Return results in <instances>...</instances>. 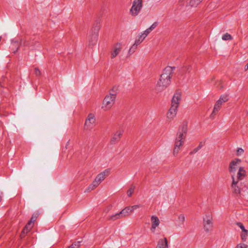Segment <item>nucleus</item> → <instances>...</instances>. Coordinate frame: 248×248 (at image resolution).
<instances>
[{
	"label": "nucleus",
	"instance_id": "nucleus-25",
	"mask_svg": "<svg viewBox=\"0 0 248 248\" xmlns=\"http://www.w3.org/2000/svg\"><path fill=\"white\" fill-rule=\"evenodd\" d=\"M149 33H150L146 30L144 31L140 32L138 35V37H140L142 41H143Z\"/></svg>",
	"mask_w": 248,
	"mask_h": 248
},
{
	"label": "nucleus",
	"instance_id": "nucleus-15",
	"mask_svg": "<svg viewBox=\"0 0 248 248\" xmlns=\"http://www.w3.org/2000/svg\"><path fill=\"white\" fill-rule=\"evenodd\" d=\"M156 248H168V242L167 238L160 239L157 242Z\"/></svg>",
	"mask_w": 248,
	"mask_h": 248
},
{
	"label": "nucleus",
	"instance_id": "nucleus-31",
	"mask_svg": "<svg viewBox=\"0 0 248 248\" xmlns=\"http://www.w3.org/2000/svg\"><path fill=\"white\" fill-rule=\"evenodd\" d=\"M143 41L140 37L137 36L136 39L134 44L133 45L134 46L137 48V46L140 45Z\"/></svg>",
	"mask_w": 248,
	"mask_h": 248
},
{
	"label": "nucleus",
	"instance_id": "nucleus-13",
	"mask_svg": "<svg viewBox=\"0 0 248 248\" xmlns=\"http://www.w3.org/2000/svg\"><path fill=\"white\" fill-rule=\"evenodd\" d=\"M177 108L171 106L167 114V117L169 120H172L175 117L177 112Z\"/></svg>",
	"mask_w": 248,
	"mask_h": 248
},
{
	"label": "nucleus",
	"instance_id": "nucleus-28",
	"mask_svg": "<svg viewBox=\"0 0 248 248\" xmlns=\"http://www.w3.org/2000/svg\"><path fill=\"white\" fill-rule=\"evenodd\" d=\"M135 188V186L131 185L130 186V187H129L128 190L127 191V195L128 197H130L132 195V194L134 191Z\"/></svg>",
	"mask_w": 248,
	"mask_h": 248
},
{
	"label": "nucleus",
	"instance_id": "nucleus-21",
	"mask_svg": "<svg viewBox=\"0 0 248 248\" xmlns=\"http://www.w3.org/2000/svg\"><path fill=\"white\" fill-rule=\"evenodd\" d=\"M99 185L94 181V180L93 182V183L90 185V186L85 190V193L89 192L90 191L93 190L96 187H97Z\"/></svg>",
	"mask_w": 248,
	"mask_h": 248
},
{
	"label": "nucleus",
	"instance_id": "nucleus-39",
	"mask_svg": "<svg viewBox=\"0 0 248 248\" xmlns=\"http://www.w3.org/2000/svg\"><path fill=\"white\" fill-rule=\"evenodd\" d=\"M236 224L241 229L242 232L246 230L242 223L240 222H237Z\"/></svg>",
	"mask_w": 248,
	"mask_h": 248
},
{
	"label": "nucleus",
	"instance_id": "nucleus-7",
	"mask_svg": "<svg viewBox=\"0 0 248 248\" xmlns=\"http://www.w3.org/2000/svg\"><path fill=\"white\" fill-rule=\"evenodd\" d=\"M241 160L239 159L236 158L232 161L229 164V171L231 173L234 175L237 170V166L241 163Z\"/></svg>",
	"mask_w": 248,
	"mask_h": 248
},
{
	"label": "nucleus",
	"instance_id": "nucleus-47",
	"mask_svg": "<svg viewBox=\"0 0 248 248\" xmlns=\"http://www.w3.org/2000/svg\"><path fill=\"white\" fill-rule=\"evenodd\" d=\"M244 69L245 71L248 69V63L245 65Z\"/></svg>",
	"mask_w": 248,
	"mask_h": 248
},
{
	"label": "nucleus",
	"instance_id": "nucleus-35",
	"mask_svg": "<svg viewBox=\"0 0 248 248\" xmlns=\"http://www.w3.org/2000/svg\"><path fill=\"white\" fill-rule=\"evenodd\" d=\"M235 248H248V245L244 243H239L237 245Z\"/></svg>",
	"mask_w": 248,
	"mask_h": 248
},
{
	"label": "nucleus",
	"instance_id": "nucleus-9",
	"mask_svg": "<svg viewBox=\"0 0 248 248\" xmlns=\"http://www.w3.org/2000/svg\"><path fill=\"white\" fill-rule=\"evenodd\" d=\"M109 173V170L108 169L105 170L104 171L100 172L97 175L94 179V181L99 185V184L105 179L106 177L108 176Z\"/></svg>",
	"mask_w": 248,
	"mask_h": 248
},
{
	"label": "nucleus",
	"instance_id": "nucleus-19",
	"mask_svg": "<svg viewBox=\"0 0 248 248\" xmlns=\"http://www.w3.org/2000/svg\"><path fill=\"white\" fill-rule=\"evenodd\" d=\"M123 218L121 212L116 213L115 214L110 215L108 217V219L110 220L115 221L117 219Z\"/></svg>",
	"mask_w": 248,
	"mask_h": 248
},
{
	"label": "nucleus",
	"instance_id": "nucleus-6",
	"mask_svg": "<svg viewBox=\"0 0 248 248\" xmlns=\"http://www.w3.org/2000/svg\"><path fill=\"white\" fill-rule=\"evenodd\" d=\"M95 122L94 115L92 113L88 115L84 124V127L86 130L91 129Z\"/></svg>",
	"mask_w": 248,
	"mask_h": 248
},
{
	"label": "nucleus",
	"instance_id": "nucleus-34",
	"mask_svg": "<svg viewBox=\"0 0 248 248\" xmlns=\"http://www.w3.org/2000/svg\"><path fill=\"white\" fill-rule=\"evenodd\" d=\"M231 177L232 180V186H237V184L239 180H238L237 181L235 180L234 174H232Z\"/></svg>",
	"mask_w": 248,
	"mask_h": 248
},
{
	"label": "nucleus",
	"instance_id": "nucleus-4",
	"mask_svg": "<svg viewBox=\"0 0 248 248\" xmlns=\"http://www.w3.org/2000/svg\"><path fill=\"white\" fill-rule=\"evenodd\" d=\"M170 78H162V76L158 81L156 86V90L158 92H161L164 90L170 84Z\"/></svg>",
	"mask_w": 248,
	"mask_h": 248
},
{
	"label": "nucleus",
	"instance_id": "nucleus-45",
	"mask_svg": "<svg viewBox=\"0 0 248 248\" xmlns=\"http://www.w3.org/2000/svg\"><path fill=\"white\" fill-rule=\"evenodd\" d=\"M200 149L198 147L195 148V149H194L193 150V151L191 152V154H195L196 153V152H197Z\"/></svg>",
	"mask_w": 248,
	"mask_h": 248
},
{
	"label": "nucleus",
	"instance_id": "nucleus-36",
	"mask_svg": "<svg viewBox=\"0 0 248 248\" xmlns=\"http://www.w3.org/2000/svg\"><path fill=\"white\" fill-rule=\"evenodd\" d=\"M130 212H131L132 213L135 210L137 209L138 208L140 207V205H135L132 206H128Z\"/></svg>",
	"mask_w": 248,
	"mask_h": 248
},
{
	"label": "nucleus",
	"instance_id": "nucleus-26",
	"mask_svg": "<svg viewBox=\"0 0 248 248\" xmlns=\"http://www.w3.org/2000/svg\"><path fill=\"white\" fill-rule=\"evenodd\" d=\"M248 231L247 230L241 232L240 236L241 238L243 241L245 242L246 241L248 236Z\"/></svg>",
	"mask_w": 248,
	"mask_h": 248
},
{
	"label": "nucleus",
	"instance_id": "nucleus-44",
	"mask_svg": "<svg viewBox=\"0 0 248 248\" xmlns=\"http://www.w3.org/2000/svg\"><path fill=\"white\" fill-rule=\"evenodd\" d=\"M157 227H156V226L151 225V227L150 228V230H151V232L153 233H154L155 232V229Z\"/></svg>",
	"mask_w": 248,
	"mask_h": 248
},
{
	"label": "nucleus",
	"instance_id": "nucleus-33",
	"mask_svg": "<svg viewBox=\"0 0 248 248\" xmlns=\"http://www.w3.org/2000/svg\"><path fill=\"white\" fill-rule=\"evenodd\" d=\"M244 150L241 148H239L236 150V155L241 156L244 154Z\"/></svg>",
	"mask_w": 248,
	"mask_h": 248
},
{
	"label": "nucleus",
	"instance_id": "nucleus-10",
	"mask_svg": "<svg viewBox=\"0 0 248 248\" xmlns=\"http://www.w3.org/2000/svg\"><path fill=\"white\" fill-rule=\"evenodd\" d=\"M181 93L178 91L176 92L172 98L171 106L178 108L179 104V101L181 100Z\"/></svg>",
	"mask_w": 248,
	"mask_h": 248
},
{
	"label": "nucleus",
	"instance_id": "nucleus-3",
	"mask_svg": "<svg viewBox=\"0 0 248 248\" xmlns=\"http://www.w3.org/2000/svg\"><path fill=\"white\" fill-rule=\"evenodd\" d=\"M142 6V0H134L130 9V14L132 16H136L140 13Z\"/></svg>",
	"mask_w": 248,
	"mask_h": 248
},
{
	"label": "nucleus",
	"instance_id": "nucleus-48",
	"mask_svg": "<svg viewBox=\"0 0 248 248\" xmlns=\"http://www.w3.org/2000/svg\"><path fill=\"white\" fill-rule=\"evenodd\" d=\"M183 1V0H179V2H181Z\"/></svg>",
	"mask_w": 248,
	"mask_h": 248
},
{
	"label": "nucleus",
	"instance_id": "nucleus-42",
	"mask_svg": "<svg viewBox=\"0 0 248 248\" xmlns=\"http://www.w3.org/2000/svg\"><path fill=\"white\" fill-rule=\"evenodd\" d=\"M179 150H180V148H179V147H174V149H173V155H177V154L179 152Z\"/></svg>",
	"mask_w": 248,
	"mask_h": 248
},
{
	"label": "nucleus",
	"instance_id": "nucleus-41",
	"mask_svg": "<svg viewBox=\"0 0 248 248\" xmlns=\"http://www.w3.org/2000/svg\"><path fill=\"white\" fill-rule=\"evenodd\" d=\"M37 217V215H33L29 222H31V223L32 224L35 221Z\"/></svg>",
	"mask_w": 248,
	"mask_h": 248
},
{
	"label": "nucleus",
	"instance_id": "nucleus-14",
	"mask_svg": "<svg viewBox=\"0 0 248 248\" xmlns=\"http://www.w3.org/2000/svg\"><path fill=\"white\" fill-rule=\"evenodd\" d=\"M175 67L167 66L166 67L163 71V73L161 75L162 76V78H169L170 79L171 75L172 73L173 70L174 69Z\"/></svg>",
	"mask_w": 248,
	"mask_h": 248
},
{
	"label": "nucleus",
	"instance_id": "nucleus-12",
	"mask_svg": "<svg viewBox=\"0 0 248 248\" xmlns=\"http://www.w3.org/2000/svg\"><path fill=\"white\" fill-rule=\"evenodd\" d=\"M123 130H119L114 133L110 140L111 144H113L119 141L123 135Z\"/></svg>",
	"mask_w": 248,
	"mask_h": 248
},
{
	"label": "nucleus",
	"instance_id": "nucleus-37",
	"mask_svg": "<svg viewBox=\"0 0 248 248\" xmlns=\"http://www.w3.org/2000/svg\"><path fill=\"white\" fill-rule=\"evenodd\" d=\"M184 143V142L182 141H181L176 140L174 147H179V148H180V147L183 145Z\"/></svg>",
	"mask_w": 248,
	"mask_h": 248
},
{
	"label": "nucleus",
	"instance_id": "nucleus-16",
	"mask_svg": "<svg viewBox=\"0 0 248 248\" xmlns=\"http://www.w3.org/2000/svg\"><path fill=\"white\" fill-rule=\"evenodd\" d=\"M246 175V171L244 169V168L242 167H240L239 168L237 174V177L238 180H241L244 179V178Z\"/></svg>",
	"mask_w": 248,
	"mask_h": 248
},
{
	"label": "nucleus",
	"instance_id": "nucleus-46",
	"mask_svg": "<svg viewBox=\"0 0 248 248\" xmlns=\"http://www.w3.org/2000/svg\"><path fill=\"white\" fill-rule=\"evenodd\" d=\"M203 143L202 142H201L198 147H199V148L201 149Z\"/></svg>",
	"mask_w": 248,
	"mask_h": 248
},
{
	"label": "nucleus",
	"instance_id": "nucleus-49",
	"mask_svg": "<svg viewBox=\"0 0 248 248\" xmlns=\"http://www.w3.org/2000/svg\"><path fill=\"white\" fill-rule=\"evenodd\" d=\"M1 196H0V201H1Z\"/></svg>",
	"mask_w": 248,
	"mask_h": 248
},
{
	"label": "nucleus",
	"instance_id": "nucleus-2",
	"mask_svg": "<svg viewBox=\"0 0 248 248\" xmlns=\"http://www.w3.org/2000/svg\"><path fill=\"white\" fill-rule=\"evenodd\" d=\"M228 99L229 98L227 94H222L220 96L219 99L215 103L213 111L211 115V116L213 117L214 115H216V113L219 110L221 105H222L225 102H227Z\"/></svg>",
	"mask_w": 248,
	"mask_h": 248
},
{
	"label": "nucleus",
	"instance_id": "nucleus-11",
	"mask_svg": "<svg viewBox=\"0 0 248 248\" xmlns=\"http://www.w3.org/2000/svg\"><path fill=\"white\" fill-rule=\"evenodd\" d=\"M98 36V34L92 32L91 34L89 36V46L90 47H92L96 44Z\"/></svg>",
	"mask_w": 248,
	"mask_h": 248
},
{
	"label": "nucleus",
	"instance_id": "nucleus-38",
	"mask_svg": "<svg viewBox=\"0 0 248 248\" xmlns=\"http://www.w3.org/2000/svg\"><path fill=\"white\" fill-rule=\"evenodd\" d=\"M233 189V191L235 193H239L240 192V188L237 186H232Z\"/></svg>",
	"mask_w": 248,
	"mask_h": 248
},
{
	"label": "nucleus",
	"instance_id": "nucleus-43",
	"mask_svg": "<svg viewBox=\"0 0 248 248\" xmlns=\"http://www.w3.org/2000/svg\"><path fill=\"white\" fill-rule=\"evenodd\" d=\"M35 74L36 76H39L41 75V72L40 71L38 68H35Z\"/></svg>",
	"mask_w": 248,
	"mask_h": 248
},
{
	"label": "nucleus",
	"instance_id": "nucleus-50",
	"mask_svg": "<svg viewBox=\"0 0 248 248\" xmlns=\"http://www.w3.org/2000/svg\"><path fill=\"white\" fill-rule=\"evenodd\" d=\"M201 0L202 1V0Z\"/></svg>",
	"mask_w": 248,
	"mask_h": 248
},
{
	"label": "nucleus",
	"instance_id": "nucleus-1",
	"mask_svg": "<svg viewBox=\"0 0 248 248\" xmlns=\"http://www.w3.org/2000/svg\"><path fill=\"white\" fill-rule=\"evenodd\" d=\"M116 92L113 89L110 92L109 94L107 95L104 98L101 108L104 110H108L111 108L113 105L115 103V100L116 98Z\"/></svg>",
	"mask_w": 248,
	"mask_h": 248
},
{
	"label": "nucleus",
	"instance_id": "nucleus-22",
	"mask_svg": "<svg viewBox=\"0 0 248 248\" xmlns=\"http://www.w3.org/2000/svg\"><path fill=\"white\" fill-rule=\"evenodd\" d=\"M121 214L122 215V216L124 217H126L128 216L129 215H130L131 213H132L131 212H130V209L128 207V206L126 207L124 209H123L121 211Z\"/></svg>",
	"mask_w": 248,
	"mask_h": 248
},
{
	"label": "nucleus",
	"instance_id": "nucleus-29",
	"mask_svg": "<svg viewBox=\"0 0 248 248\" xmlns=\"http://www.w3.org/2000/svg\"><path fill=\"white\" fill-rule=\"evenodd\" d=\"M158 25L157 22H154L149 28L146 29V30L150 33L153 30H154L156 27Z\"/></svg>",
	"mask_w": 248,
	"mask_h": 248
},
{
	"label": "nucleus",
	"instance_id": "nucleus-18",
	"mask_svg": "<svg viewBox=\"0 0 248 248\" xmlns=\"http://www.w3.org/2000/svg\"><path fill=\"white\" fill-rule=\"evenodd\" d=\"M151 225L158 227L160 224L159 218L155 216H152L151 217Z\"/></svg>",
	"mask_w": 248,
	"mask_h": 248
},
{
	"label": "nucleus",
	"instance_id": "nucleus-32",
	"mask_svg": "<svg viewBox=\"0 0 248 248\" xmlns=\"http://www.w3.org/2000/svg\"><path fill=\"white\" fill-rule=\"evenodd\" d=\"M185 220V217L184 215L181 214L178 216V221L182 224H183Z\"/></svg>",
	"mask_w": 248,
	"mask_h": 248
},
{
	"label": "nucleus",
	"instance_id": "nucleus-23",
	"mask_svg": "<svg viewBox=\"0 0 248 248\" xmlns=\"http://www.w3.org/2000/svg\"><path fill=\"white\" fill-rule=\"evenodd\" d=\"M32 226H33L31 223V222H29L24 228L23 230L22 231L21 235H22L23 234L26 233L28 232H29L31 230Z\"/></svg>",
	"mask_w": 248,
	"mask_h": 248
},
{
	"label": "nucleus",
	"instance_id": "nucleus-30",
	"mask_svg": "<svg viewBox=\"0 0 248 248\" xmlns=\"http://www.w3.org/2000/svg\"><path fill=\"white\" fill-rule=\"evenodd\" d=\"M222 39L223 40L227 41V40H231L232 39V38L230 34L226 33L225 34L223 35V36H222Z\"/></svg>",
	"mask_w": 248,
	"mask_h": 248
},
{
	"label": "nucleus",
	"instance_id": "nucleus-27",
	"mask_svg": "<svg viewBox=\"0 0 248 248\" xmlns=\"http://www.w3.org/2000/svg\"><path fill=\"white\" fill-rule=\"evenodd\" d=\"M202 1L201 0H191L189 4L191 7H195Z\"/></svg>",
	"mask_w": 248,
	"mask_h": 248
},
{
	"label": "nucleus",
	"instance_id": "nucleus-40",
	"mask_svg": "<svg viewBox=\"0 0 248 248\" xmlns=\"http://www.w3.org/2000/svg\"><path fill=\"white\" fill-rule=\"evenodd\" d=\"M136 48H137L136 47L134 46L133 45L129 49L128 54H130L131 53H133L135 51V50H136Z\"/></svg>",
	"mask_w": 248,
	"mask_h": 248
},
{
	"label": "nucleus",
	"instance_id": "nucleus-8",
	"mask_svg": "<svg viewBox=\"0 0 248 248\" xmlns=\"http://www.w3.org/2000/svg\"><path fill=\"white\" fill-rule=\"evenodd\" d=\"M122 49V45L121 43H118L116 44L112 49L110 52L111 58H115L121 51Z\"/></svg>",
	"mask_w": 248,
	"mask_h": 248
},
{
	"label": "nucleus",
	"instance_id": "nucleus-5",
	"mask_svg": "<svg viewBox=\"0 0 248 248\" xmlns=\"http://www.w3.org/2000/svg\"><path fill=\"white\" fill-rule=\"evenodd\" d=\"M213 227L212 217L210 215L206 216L205 218H203V228L204 231L208 232Z\"/></svg>",
	"mask_w": 248,
	"mask_h": 248
},
{
	"label": "nucleus",
	"instance_id": "nucleus-24",
	"mask_svg": "<svg viewBox=\"0 0 248 248\" xmlns=\"http://www.w3.org/2000/svg\"><path fill=\"white\" fill-rule=\"evenodd\" d=\"M186 136V134L178 132L176 140L181 141H182V142H184Z\"/></svg>",
	"mask_w": 248,
	"mask_h": 248
},
{
	"label": "nucleus",
	"instance_id": "nucleus-20",
	"mask_svg": "<svg viewBox=\"0 0 248 248\" xmlns=\"http://www.w3.org/2000/svg\"><path fill=\"white\" fill-rule=\"evenodd\" d=\"M101 24L99 21H96L94 24V26L92 30V32L93 33H96L98 34L99 31L101 28Z\"/></svg>",
	"mask_w": 248,
	"mask_h": 248
},
{
	"label": "nucleus",
	"instance_id": "nucleus-17",
	"mask_svg": "<svg viewBox=\"0 0 248 248\" xmlns=\"http://www.w3.org/2000/svg\"><path fill=\"white\" fill-rule=\"evenodd\" d=\"M187 130V122L184 121L181 124L178 132L186 135Z\"/></svg>",
	"mask_w": 248,
	"mask_h": 248
}]
</instances>
